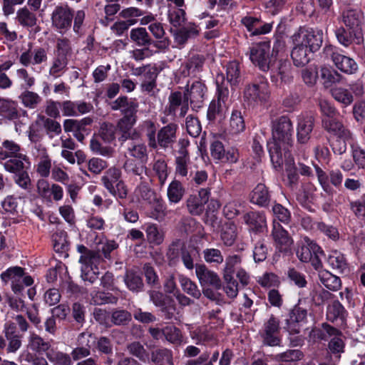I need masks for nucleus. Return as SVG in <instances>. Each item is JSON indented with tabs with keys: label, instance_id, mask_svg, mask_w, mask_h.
<instances>
[{
	"label": "nucleus",
	"instance_id": "nucleus-1",
	"mask_svg": "<svg viewBox=\"0 0 365 365\" xmlns=\"http://www.w3.org/2000/svg\"><path fill=\"white\" fill-rule=\"evenodd\" d=\"M292 43L291 57L296 66L307 65L310 61V53L318 51L322 45V30L299 28L290 36Z\"/></svg>",
	"mask_w": 365,
	"mask_h": 365
},
{
	"label": "nucleus",
	"instance_id": "nucleus-2",
	"mask_svg": "<svg viewBox=\"0 0 365 365\" xmlns=\"http://www.w3.org/2000/svg\"><path fill=\"white\" fill-rule=\"evenodd\" d=\"M292 124L287 116H280L272 120V140L267 143V148L271 161L275 167H280L283 155L292 145Z\"/></svg>",
	"mask_w": 365,
	"mask_h": 365
},
{
	"label": "nucleus",
	"instance_id": "nucleus-3",
	"mask_svg": "<svg viewBox=\"0 0 365 365\" xmlns=\"http://www.w3.org/2000/svg\"><path fill=\"white\" fill-rule=\"evenodd\" d=\"M77 250L81 253L79 262L81 264V277L83 280L93 284L98 279V265L103 259L98 252L89 250L83 245H78Z\"/></svg>",
	"mask_w": 365,
	"mask_h": 365
},
{
	"label": "nucleus",
	"instance_id": "nucleus-4",
	"mask_svg": "<svg viewBox=\"0 0 365 365\" xmlns=\"http://www.w3.org/2000/svg\"><path fill=\"white\" fill-rule=\"evenodd\" d=\"M103 187L113 197L125 199L128 190L122 179L121 170L115 166L107 169L101 178Z\"/></svg>",
	"mask_w": 365,
	"mask_h": 365
},
{
	"label": "nucleus",
	"instance_id": "nucleus-5",
	"mask_svg": "<svg viewBox=\"0 0 365 365\" xmlns=\"http://www.w3.org/2000/svg\"><path fill=\"white\" fill-rule=\"evenodd\" d=\"M1 279L4 284L11 282V290L15 294H21L25 287L34 284L33 278L25 273L24 269L21 267H11L1 274Z\"/></svg>",
	"mask_w": 365,
	"mask_h": 365
},
{
	"label": "nucleus",
	"instance_id": "nucleus-6",
	"mask_svg": "<svg viewBox=\"0 0 365 365\" xmlns=\"http://www.w3.org/2000/svg\"><path fill=\"white\" fill-rule=\"evenodd\" d=\"M314 332L317 339L327 340L328 338H330L328 348L332 354H337L344 352L345 346L344 336L339 329L327 323H323L322 329H318Z\"/></svg>",
	"mask_w": 365,
	"mask_h": 365
},
{
	"label": "nucleus",
	"instance_id": "nucleus-7",
	"mask_svg": "<svg viewBox=\"0 0 365 365\" xmlns=\"http://www.w3.org/2000/svg\"><path fill=\"white\" fill-rule=\"evenodd\" d=\"M280 329L279 319L272 314L264 321L259 332L262 344L267 346H279L282 341Z\"/></svg>",
	"mask_w": 365,
	"mask_h": 365
},
{
	"label": "nucleus",
	"instance_id": "nucleus-8",
	"mask_svg": "<svg viewBox=\"0 0 365 365\" xmlns=\"http://www.w3.org/2000/svg\"><path fill=\"white\" fill-rule=\"evenodd\" d=\"M270 44L269 42H259L252 44L247 53L252 63L262 71L270 68L272 60L269 56Z\"/></svg>",
	"mask_w": 365,
	"mask_h": 365
},
{
	"label": "nucleus",
	"instance_id": "nucleus-9",
	"mask_svg": "<svg viewBox=\"0 0 365 365\" xmlns=\"http://www.w3.org/2000/svg\"><path fill=\"white\" fill-rule=\"evenodd\" d=\"M324 52L329 57L335 66L346 74L355 73L358 70L356 62L351 58L339 53V48L332 45H327L324 48Z\"/></svg>",
	"mask_w": 365,
	"mask_h": 365
},
{
	"label": "nucleus",
	"instance_id": "nucleus-10",
	"mask_svg": "<svg viewBox=\"0 0 365 365\" xmlns=\"http://www.w3.org/2000/svg\"><path fill=\"white\" fill-rule=\"evenodd\" d=\"M269 89L267 82L261 81L247 86L244 91V99L250 106H255L267 101Z\"/></svg>",
	"mask_w": 365,
	"mask_h": 365
},
{
	"label": "nucleus",
	"instance_id": "nucleus-11",
	"mask_svg": "<svg viewBox=\"0 0 365 365\" xmlns=\"http://www.w3.org/2000/svg\"><path fill=\"white\" fill-rule=\"evenodd\" d=\"M224 73H218L216 76V84L217 88V100H213L207 110V118L210 120H215L225 105L229 96V90L225 86Z\"/></svg>",
	"mask_w": 365,
	"mask_h": 365
},
{
	"label": "nucleus",
	"instance_id": "nucleus-12",
	"mask_svg": "<svg viewBox=\"0 0 365 365\" xmlns=\"http://www.w3.org/2000/svg\"><path fill=\"white\" fill-rule=\"evenodd\" d=\"M207 87L201 81H194L190 85L187 84L184 91V98L190 101L193 109H198L203 106L207 93Z\"/></svg>",
	"mask_w": 365,
	"mask_h": 365
},
{
	"label": "nucleus",
	"instance_id": "nucleus-13",
	"mask_svg": "<svg viewBox=\"0 0 365 365\" xmlns=\"http://www.w3.org/2000/svg\"><path fill=\"white\" fill-rule=\"evenodd\" d=\"M271 236L275 247L279 252L287 253L291 251L294 241L288 232L276 220H273Z\"/></svg>",
	"mask_w": 365,
	"mask_h": 365
},
{
	"label": "nucleus",
	"instance_id": "nucleus-14",
	"mask_svg": "<svg viewBox=\"0 0 365 365\" xmlns=\"http://www.w3.org/2000/svg\"><path fill=\"white\" fill-rule=\"evenodd\" d=\"M240 23L252 36L267 34L272 29V23L264 22L259 16L250 14L243 16Z\"/></svg>",
	"mask_w": 365,
	"mask_h": 365
},
{
	"label": "nucleus",
	"instance_id": "nucleus-15",
	"mask_svg": "<svg viewBox=\"0 0 365 365\" xmlns=\"http://www.w3.org/2000/svg\"><path fill=\"white\" fill-rule=\"evenodd\" d=\"M322 125L332 138L354 140L352 132L338 118L322 119Z\"/></svg>",
	"mask_w": 365,
	"mask_h": 365
},
{
	"label": "nucleus",
	"instance_id": "nucleus-16",
	"mask_svg": "<svg viewBox=\"0 0 365 365\" xmlns=\"http://www.w3.org/2000/svg\"><path fill=\"white\" fill-rule=\"evenodd\" d=\"M271 78L277 85L289 83L292 80V65L288 60H279L276 65L271 64Z\"/></svg>",
	"mask_w": 365,
	"mask_h": 365
},
{
	"label": "nucleus",
	"instance_id": "nucleus-17",
	"mask_svg": "<svg viewBox=\"0 0 365 365\" xmlns=\"http://www.w3.org/2000/svg\"><path fill=\"white\" fill-rule=\"evenodd\" d=\"M73 14L68 5L58 6L51 15L52 24L57 29L66 31L71 26Z\"/></svg>",
	"mask_w": 365,
	"mask_h": 365
},
{
	"label": "nucleus",
	"instance_id": "nucleus-18",
	"mask_svg": "<svg viewBox=\"0 0 365 365\" xmlns=\"http://www.w3.org/2000/svg\"><path fill=\"white\" fill-rule=\"evenodd\" d=\"M63 115L77 117L90 113L93 106L91 103L83 101H72L66 100L59 103Z\"/></svg>",
	"mask_w": 365,
	"mask_h": 365
},
{
	"label": "nucleus",
	"instance_id": "nucleus-19",
	"mask_svg": "<svg viewBox=\"0 0 365 365\" xmlns=\"http://www.w3.org/2000/svg\"><path fill=\"white\" fill-rule=\"evenodd\" d=\"M150 299L156 307L161 308V312L164 313L165 319L170 320L173 317L174 314L172 310L175 311L176 306L171 297L159 291H152L150 292Z\"/></svg>",
	"mask_w": 365,
	"mask_h": 365
},
{
	"label": "nucleus",
	"instance_id": "nucleus-20",
	"mask_svg": "<svg viewBox=\"0 0 365 365\" xmlns=\"http://www.w3.org/2000/svg\"><path fill=\"white\" fill-rule=\"evenodd\" d=\"M307 310L300 307L298 304L295 305L289 312L288 318L286 319L287 329L290 334H299L301 324L307 321Z\"/></svg>",
	"mask_w": 365,
	"mask_h": 365
},
{
	"label": "nucleus",
	"instance_id": "nucleus-21",
	"mask_svg": "<svg viewBox=\"0 0 365 365\" xmlns=\"http://www.w3.org/2000/svg\"><path fill=\"white\" fill-rule=\"evenodd\" d=\"M205 62L204 56L192 55L181 64L179 69L180 73L183 77H195L202 71Z\"/></svg>",
	"mask_w": 365,
	"mask_h": 365
},
{
	"label": "nucleus",
	"instance_id": "nucleus-22",
	"mask_svg": "<svg viewBox=\"0 0 365 365\" xmlns=\"http://www.w3.org/2000/svg\"><path fill=\"white\" fill-rule=\"evenodd\" d=\"M96 337L89 332H83L78 337V345L71 351V356L73 360L77 361L87 357L91 354V346L96 343Z\"/></svg>",
	"mask_w": 365,
	"mask_h": 365
},
{
	"label": "nucleus",
	"instance_id": "nucleus-23",
	"mask_svg": "<svg viewBox=\"0 0 365 365\" xmlns=\"http://www.w3.org/2000/svg\"><path fill=\"white\" fill-rule=\"evenodd\" d=\"M335 36L338 42L345 47L351 44H360L364 41L362 31L348 29L346 26H340L335 31Z\"/></svg>",
	"mask_w": 365,
	"mask_h": 365
},
{
	"label": "nucleus",
	"instance_id": "nucleus-24",
	"mask_svg": "<svg viewBox=\"0 0 365 365\" xmlns=\"http://www.w3.org/2000/svg\"><path fill=\"white\" fill-rule=\"evenodd\" d=\"M113 110H120L123 116L137 120L138 103L129 100L127 96H120L110 103Z\"/></svg>",
	"mask_w": 365,
	"mask_h": 365
},
{
	"label": "nucleus",
	"instance_id": "nucleus-25",
	"mask_svg": "<svg viewBox=\"0 0 365 365\" xmlns=\"http://www.w3.org/2000/svg\"><path fill=\"white\" fill-rule=\"evenodd\" d=\"M148 31L155 40H153V47L160 51L168 48L170 41L166 36L163 24L160 22H153L148 26Z\"/></svg>",
	"mask_w": 365,
	"mask_h": 365
},
{
	"label": "nucleus",
	"instance_id": "nucleus-26",
	"mask_svg": "<svg viewBox=\"0 0 365 365\" xmlns=\"http://www.w3.org/2000/svg\"><path fill=\"white\" fill-rule=\"evenodd\" d=\"M178 125L169 123L161 128L157 133L156 148L159 146L166 149L171 146L176 140Z\"/></svg>",
	"mask_w": 365,
	"mask_h": 365
},
{
	"label": "nucleus",
	"instance_id": "nucleus-27",
	"mask_svg": "<svg viewBox=\"0 0 365 365\" xmlns=\"http://www.w3.org/2000/svg\"><path fill=\"white\" fill-rule=\"evenodd\" d=\"M180 108V117H184L187 110V103H182V94L180 91L172 92L168 97V103L165 107V113L168 115H176V112Z\"/></svg>",
	"mask_w": 365,
	"mask_h": 365
},
{
	"label": "nucleus",
	"instance_id": "nucleus-28",
	"mask_svg": "<svg viewBox=\"0 0 365 365\" xmlns=\"http://www.w3.org/2000/svg\"><path fill=\"white\" fill-rule=\"evenodd\" d=\"M314 125V118L312 115H302L299 118L297 128L298 143L305 144L309 141Z\"/></svg>",
	"mask_w": 365,
	"mask_h": 365
},
{
	"label": "nucleus",
	"instance_id": "nucleus-29",
	"mask_svg": "<svg viewBox=\"0 0 365 365\" xmlns=\"http://www.w3.org/2000/svg\"><path fill=\"white\" fill-rule=\"evenodd\" d=\"M195 274L202 286L211 285L219 289L221 281L215 272L210 270L205 264H196Z\"/></svg>",
	"mask_w": 365,
	"mask_h": 365
},
{
	"label": "nucleus",
	"instance_id": "nucleus-30",
	"mask_svg": "<svg viewBox=\"0 0 365 365\" xmlns=\"http://www.w3.org/2000/svg\"><path fill=\"white\" fill-rule=\"evenodd\" d=\"M243 220L249 229L255 232H262L267 228L266 217L263 212H250L244 215Z\"/></svg>",
	"mask_w": 365,
	"mask_h": 365
},
{
	"label": "nucleus",
	"instance_id": "nucleus-31",
	"mask_svg": "<svg viewBox=\"0 0 365 365\" xmlns=\"http://www.w3.org/2000/svg\"><path fill=\"white\" fill-rule=\"evenodd\" d=\"M21 151V146L17 143L11 140H5L0 147V160L11 158L27 160V156Z\"/></svg>",
	"mask_w": 365,
	"mask_h": 365
},
{
	"label": "nucleus",
	"instance_id": "nucleus-32",
	"mask_svg": "<svg viewBox=\"0 0 365 365\" xmlns=\"http://www.w3.org/2000/svg\"><path fill=\"white\" fill-rule=\"evenodd\" d=\"M322 253V249L309 238H304V243H302L297 250L298 259L303 262L312 260L314 254Z\"/></svg>",
	"mask_w": 365,
	"mask_h": 365
},
{
	"label": "nucleus",
	"instance_id": "nucleus-33",
	"mask_svg": "<svg viewBox=\"0 0 365 365\" xmlns=\"http://www.w3.org/2000/svg\"><path fill=\"white\" fill-rule=\"evenodd\" d=\"M344 26L348 29H352L357 31H362L361 23L362 20V14L356 9L344 10L339 19Z\"/></svg>",
	"mask_w": 365,
	"mask_h": 365
},
{
	"label": "nucleus",
	"instance_id": "nucleus-34",
	"mask_svg": "<svg viewBox=\"0 0 365 365\" xmlns=\"http://www.w3.org/2000/svg\"><path fill=\"white\" fill-rule=\"evenodd\" d=\"M175 165V173L177 176L190 180L194 173L190 156H176Z\"/></svg>",
	"mask_w": 365,
	"mask_h": 365
},
{
	"label": "nucleus",
	"instance_id": "nucleus-35",
	"mask_svg": "<svg viewBox=\"0 0 365 365\" xmlns=\"http://www.w3.org/2000/svg\"><path fill=\"white\" fill-rule=\"evenodd\" d=\"M130 38V41L139 47L153 46V39L144 27H138L131 29Z\"/></svg>",
	"mask_w": 365,
	"mask_h": 365
},
{
	"label": "nucleus",
	"instance_id": "nucleus-36",
	"mask_svg": "<svg viewBox=\"0 0 365 365\" xmlns=\"http://www.w3.org/2000/svg\"><path fill=\"white\" fill-rule=\"evenodd\" d=\"M51 344L34 331H29L27 338V348L36 353L41 354L47 351Z\"/></svg>",
	"mask_w": 365,
	"mask_h": 365
},
{
	"label": "nucleus",
	"instance_id": "nucleus-37",
	"mask_svg": "<svg viewBox=\"0 0 365 365\" xmlns=\"http://www.w3.org/2000/svg\"><path fill=\"white\" fill-rule=\"evenodd\" d=\"M329 266L335 272L342 274L349 270L348 263L343 254L335 250L332 251L327 259Z\"/></svg>",
	"mask_w": 365,
	"mask_h": 365
},
{
	"label": "nucleus",
	"instance_id": "nucleus-38",
	"mask_svg": "<svg viewBox=\"0 0 365 365\" xmlns=\"http://www.w3.org/2000/svg\"><path fill=\"white\" fill-rule=\"evenodd\" d=\"M245 130V122L241 111L235 110L232 112L227 133L232 136L237 135Z\"/></svg>",
	"mask_w": 365,
	"mask_h": 365
},
{
	"label": "nucleus",
	"instance_id": "nucleus-39",
	"mask_svg": "<svg viewBox=\"0 0 365 365\" xmlns=\"http://www.w3.org/2000/svg\"><path fill=\"white\" fill-rule=\"evenodd\" d=\"M185 189L182 182L178 180H173L167 189V197L170 204H178L183 198Z\"/></svg>",
	"mask_w": 365,
	"mask_h": 365
},
{
	"label": "nucleus",
	"instance_id": "nucleus-40",
	"mask_svg": "<svg viewBox=\"0 0 365 365\" xmlns=\"http://www.w3.org/2000/svg\"><path fill=\"white\" fill-rule=\"evenodd\" d=\"M220 239L225 246H232L237 236V226L231 221L225 222L221 225Z\"/></svg>",
	"mask_w": 365,
	"mask_h": 365
},
{
	"label": "nucleus",
	"instance_id": "nucleus-41",
	"mask_svg": "<svg viewBox=\"0 0 365 365\" xmlns=\"http://www.w3.org/2000/svg\"><path fill=\"white\" fill-rule=\"evenodd\" d=\"M319 278L321 283L331 291L336 292L341 287L340 278L327 270L324 269L319 271Z\"/></svg>",
	"mask_w": 365,
	"mask_h": 365
},
{
	"label": "nucleus",
	"instance_id": "nucleus-42",
	"mask_svg": "<svg viewBox=\"0 0 365 365\" xmlns=\"http://www.w3.org/2000/svg\"><path fill=\"white\" fill-rule=\"evenodd\" d=\"M226 80L231 86H237L241 81V71L239 62L232 61L225 67Z\"/></svg>",
	"mask_w": 365,
	"mask_h": 365
},
{
	"label": "nucleus",
	"instance_id": "nucleus-43",
	"mask_svg": "<svg viewBox=\"0 0 365 365\" xmlns=\"http://www.w3.org/2000/svg\"><path fill=\"white\" fill-rule=\"evenodd\" d=\"M242 257L239 255H228L225 258L224 267L222 269L223 277H233L234 273L241 268Z\"/></svg>",
	"mask_w": 365,
	"mask_h": 365
},
{
	"label": "nucleus",
	"instance_id": "nucleus-44",
	"mask_svg": "<svg viewBox=\"0 0 365 365\" xmlns=\"http://www.w3.org/2000/svg\"><path fill=\"white\" fill-rule=\"evenodd\" d=\"M270 200L267 187L262 183L258 184L251 194V202L259 206H267Z\"/></svg>",
	"mask_w": 365,
	"mask_h": 365
},
{
	"label": "nucleus",
	"instance_id": "nucleus-45",
	"mask_svg": "<svg viewBox=\"0 0 365 365\" xmlns=\"http://www.w3.org/2000/svg\"><path fill=\"white\" fill-rule=\"evenodd\" d=\"M39 155L36 165V172L42 178L49 175L51 169V159L45 148L39 149Z\"/></svg>",
	"mask_w": 365,
	"mask_h": 365
},
{
	"label": "nucleus",
	"instance_id": "nucleus-46",
	"mask_svg": "<svg viewBox=\"0 0 365 365\" xmlns=\"http://www.w3.org/2000/svg\"><path fill=\"white\" fill-rule=\"evenodd\" d=\"M178 281L184 292L195 299H198L200 298L201 291L195 282L183 274L178 275Z\"/></svg>",
	"mask_w": 365,
	"mask_h": 365
},
{
	"label": "nucleus",
	"instance_id": "nucleus-47",
	"mask_svg": "<svg viewBox=\"0 0 365 365\" xmlns=\"http://www.w3.org/2000/svg\"><path fill=\"white\" fill-rule=\"evenodd\" d=\"M321 78L325 88H330L332 85L339 83L341 81L343 76L336 70L322 67L320 70Z\"/></svg>",
	"mask_w": 365,
	"mask_h": 365
},
{
	"label": "nucleus",
	"instance_id": "nucleus-48",
	"mask_svg": "<svg viewBox=\"0 0 365 365\" xmlns=\"http://www.w3.org/2000/svg\"><path fill=\"white\" fill-rule=\"evenodd\" d=\"M137 120L133 118L123 116L117 123L116 128L120 130L121 135L119 138L120 140L125 141L128 138H134L133 135H131V130Z\"/></svg>",
	"mask_w": 365,
	"mask_h": 365
},
{
	"label": "nucleus",
	"instance_id": "nucleus-49",
	"mask_svg": "<svg viewBox=\"0 0 365 365\" xmlns=\"http://www.w3.org/2000/svg\"><path fill=\"white\" fill-rule=\"evenodd\" d=\"M151 361L155 364L166 363L173 365V351L167 348H158L151 352Z\"/></svg>",
	"mask_w": 365,
	"mask_h": 365
},
{
	"label": "nucleus",
	"instance_id": "nucleus-50",
	"mask_svg": "<svg viewBox=\"0 0 365 365\" xmlns=\"http://www.w3.org/2000/svg\"><path fill=\"white\" fill-rule=\"evenodd\" d=\"M164 338L175 346H180L183 343V335L181 330L174 325L164 327Z\"/></svg>",
	"mask_w": 365,
	"mask_h": 365
},
{
	"label": "nucleus",
	"instance_id": "nucleus-51",
	"mask_svg": "<svg viewBox=\"0 0 365 365\" xmlns=\"http://www.w3.org/2000/svg\"><path fill=\"white\" fill-rule=\"evenodd\" d=\"M16 19L19 24L24 27H33L36 24L37 21L36 14L29 11L26 7L18 10Z\"/></svg>",
	"mask_w": 365,
	"mask_h": 365
},
{
	"label": "nucleus",
	"instance_id": "nucleus-52",
	"mask_svg": "<svg viewBox=\"0 0 365 365\" xmlns=\"http://www.w3.org/2000/svg\"><path fill=\"white\" fill-rule=\"evenodd\" d=\"M190 337L196 344L202 345L214 339L213 334L205 327H198L190 331Z\"/></svg>",
	"mask_w": 365,
	"mask_h": 365
},
{
	"label": "nucleus",
	"instance_id": "nucleus-53",
	"mask_svg": "<svg viewBox=\"0 0 365 365\" xmlns=\"http://www.w3.org/2000/svg\"><path fill=\"white\" fill-rule=\"evenodd\" d=\"M36 124L43 125L48 134L53 133L58 135L61 133V124L52 118H46L44 115H38L36 120Z\"/></svg>",
	"mask_w": 365,
	"mask_h": 365
},
{
	"label": "nucleus",
	"instance_id": "nucleus-54",
	"mask_svg": "<svg viewBox=\"0 0 365 365\" xmlns=\"http://www.w3.org/2000/svg\"><path fill=\"white\" fill-rule=\"evenodd\" d=\"M145 233L149 243L159 245L164 240V233L160 230L155 224L146 225Z\"/></svg>",
	"mask_w": 365,
	"mask_h": 365
},
{
	"label": "nucleus",
	"instance_id": "nucleus-55",
	"mask_svg": "<svg viewBox=\"0 0 365 365\" xmlns=\"http://www.w3.org/2000/svg\"><path fill=\"white\" fill-rule=\"evenodd\" d=\"M0 115L9 120L18 118L19 112L17 109V104L11 101L1 100Z\"/></svg>",
	"mask_w": 365,
	"mask_h": 365
},
{
	"label": "nucleus",
	"instance_id": "nucleus-56",
	"mask_svg": "<svg viewBox=\"0 0 365 365\" xmlns=\"http://www.w3.org/2000/svg\"><path fill=\"white\" fill-rule=\"evenodd\" d=\"M118 298L108 293L101 291H93L91 293L90 303L94 305L105 304H116Z\"/></svg>",
	"mask_w": 365,
	"mask_h": 365
},
{
	"label": "nucleus",
	"instance_id": "nucleus-57",
	"mask_svg": "<svg viewBox=\"0 0 365 365\" xmlns=\"http://www.w3.org/2000/svg\"><path fill=\"white\" fill-rule=\"evenodd\" d=\"M132 319L131 314L125 309H113L110 317V327L112 325L121 326L128 324Z\"/></svg>",
	"mask_w": 365,
	"mask_h": 365
},
{
	"label": "nucleus",
	"instance_id": "nucleus-58",
	"mask_svg": "<svg viewBox=\"0 0 365 365\" xmlns=\"http://www.w3.org/2000/svg\"><path fill=\"white\" fill-rule=\"evenodd\" d=\"M19 98L25 107L31 109L36 108L42 101L38 93L28 90L24 91Z\"/></svg>",
	"mask_w": 365,
	"mask_h": 365
},
{
	"label": "nucleus",
	"instance_id": "nucleus-59",
	"mask_svg": "<svg viewBox=\"0 0 365 365\" xmlns=\"http://www.w3.org/2000/svg\"><path fill=\"white\" fill-rule=\"evenodd\" d=\"M124 281L130 291L140 292L142 291L143 288V282L141 277L134 272H127Z\"/></svg>",
	"mask_w": 365,
	"mask_h": 365
},
{
	"label": "nucleus",
	"instance_id": "nucleus-60",
	"mask_svg": "<svg viewBox=\"0 0 365 365\" xmlns=\"http://www.w3.org/2000/svg\"><path fill=\"white\" fill-rule=\"evenodd\" d=\"M128 353L140 361L146 363L149 359V354L144 346L138 341H134L127 346Z\"/></svg>",
	"mask_w": 365,
	"mask_h": 365
},
{
	"label": "nucleus",
	"instance_id": "nucleus-61",
	"mask_svg": "<svg viewBox=\"0 0 365 365\" xmlns=\"http://www.w3.org/2000/svg\"><path fill=\"white\" fill-rule=\"evenodd\" d=\"M152 204H153V210L151 212L150 217L160 222L164 220L168 213V210L163 200L158 197Z\"/></svg>",
	"mask_w": 365,
	"mask_h": 365
},
{
	"label": "nucleus",
	"instance_id": "nucleus-62",
	"mask_svg": "<svg viewBox=\"0 0 365 365\" xmlns=\"http://www.w3.org/2000/svg\"><path fill=\"white\" fill-rule=\"evenodd\" d=\"M155 174L158 176L160 185L163 186L168 178V165L163 159L155 160L152 165Z\"/></svg>",
	"mask_w": 365,
	"mask_h": 365
},
{
	"label": "nucleus",
	"instance_id": "nucleus-63",
	"mask_svg": "<svg viewBox=\"0 0 365 365\" xmlns=\"http://www.w3.org/2000/svg\"><path fill=\"white\" fill-rule=\"evenodd\" d=\"M331 96L336 101L346 106L350 105L354 101L351 92L348 89L341 87L331 89Z\"/></svg>",
	"mask_w": 365,
	"mask_h": 365
},
{
	"label": "nucleus",
	"instance_id": "nucleus-64",
	"mask_svg": "<svg viewBox=\"0 0 365 365\" xmlns=\"http://www.w3.org/2000/svg\"><path fill=\"white\" fill-rule=\"evenodd\" d=\"M117 128L111 123H103L99 129V136L106 143H111L115 139Z\"/></svg>",
	"mask_w": 365,
	"mask_h": 365
}]
</instances>
